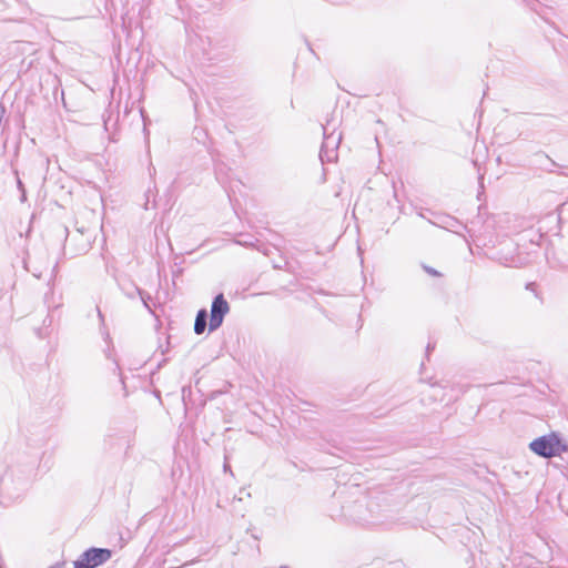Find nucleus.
Listing matches in <instances>:
<instances>
[{"mask_svg": "<svg viewBox=\"0 0 568 568\" xmlns=\"http://www.w3.org/2000/svg\"><path fill=\"white\" fill-rule=\"evenodd\" d=\"M112 557V551L108 548L91 547L83 551L73 562V568H97Z\"/></svg>", "mask_w": 568, "mask_h": 568, "instance_id": "2", "label": "nucleus"}, {"mask_svg": "<svg viewBox=\"0 0 568 568\" xmlns=\"http://www.w3.org/2000/svg\"><path fill=\"white\" fill-rule=\"evenodd\" d=\"M114 371L120 372V367H119V365H118L116 363H115V368H114ZM118 374H119V376H120L121 383L124 385V381H123V378H122V376H121V373H118Z\"/></svg>", "mask_w": 568, "mask_h": 568, "instance_id": "14", "label": "nucleus"}, {"mask_svg": "<svg viewBox=\"0 0 568 568\" xmlns=\"http://www.w3.org/2000/svg\"><path fill=\"white\" fill-rule=\"evenodd\" d=\"M134 291L136 292V294L140 296L142 303H143V306L151 313L153 314V308L151 306V302H152V297L146 294L144 291H142L141 288H139L138 286H134Z\"/></svg>", "mask_w": 568, "mask_h": 568, "instance_id": "6", "label": "nucleus"}, {"mask_svg": "<svg viewBox=\"0 0 568 568\" xmlns=\"http://www.w3.org/2000/svg\"><path fill=\"white\" fill-rule=\"evenodd\" d=\"M217 304V314L225 315L229 313L230 307L227 302L225 301L223 294H219L215 296V305Z\"/></svg>", "mask_w": 568, "mask_h": 568, "instance_id": "7", "label": "nucleus"}, {"mask_svg": "<svg viewBox=\"0 0 568 568\" xmlns=\"http://www.w3.org/2000/svg\"><path fill=\"white\" fill-rule=\"evenodd\" d=\"M90 248V241L85 240L79 250H77L73 255L85 253Z\"/></svg>", "mask_w": 568, "mask_h": 568, "instance_id": "8", "label": "nucleus"}, {"mask_svg": "<svg viewBox=\"0 0 568 568\" xmlns=\"http://www.w3.org/2000/svg\"><path fill=\"white\" fill-rule=\"evenodd\" d=\"M328 125L329 124L327 123L325 126H323L324 141L320 152V158L322 161H324L325 159L327 161H333L336 158L335 151L338 148L342 140L341 133H335V131H332L331 133L327 132Z\"/></svg>", "mask_w": 568, "mask_h": 568, "instance_id": "3", "label": "nucleus"}, {"mask_svg": "<svg viewBox=\"0 0 568 568\" xmlns=\"http://www.w3.org/2000/svg\"><path fill=\"white\" fill-rule=\"evenodd\" d=\"M209 314L205 308H202L197 312L195 322H194V333L196 335H201L205 332L206 327H209V331H213V303L211 304L210 308V321Z\"/></svg>", "mask_w": 568, "mask_h": 568, "instance_id": "4", "label": "nucleus"}, {"mask_svg": "<svg viewBox=\"0 0 568 568\" xmlns=\"http://www.w3.org/2000/svg\"><path fill=\"white\" fill-rule=\"evenodd\" d=\"M193 135L199 143L206 145V142L209 141V133L206 129L196 125L193 130Z\"/></svg>", "mask_w": 568, "mask_h": 568, "instance_id": "5", "label": "nucleus"}, {"mask_svg": "<svg viewBox=\"0 0 568 568\" xmlns=\"http://www.w3.org/2000/svg\"><path fill=\"white\" fill-rule=\"evenodd\" d=\"M26 199H27V196H26V190H24V191H21V197H20V200H21V202H24V201H26Z\"/></svg>", "mask_w": 568, "mask_h": 568, "instance_id": "16", "label": "nucleus"}, {"mask_svg": "<svg viewBox=\"0 0 568 568\" xmlns=\"http://www.w3.org/2000/svg\"><path fill=\"white\" fill-rule=\"evenodd\" d=\"M229 467H230V466H229V464H227V463H225V464H224V471H227V470H229Z\"/></svg>", "mask_w": 568, "mask_h": 568, "instance_id": "17", "label": "nucleus"}, {"mask_svg": "<svg viewBox=\"0 0 568 568\" xmlns=\"http://www.w3.org/2000/svg\"><path fill=\"white\" fill-rule=\"evenodd\" d=\"M280 568H288V567H286V566H282V567H280Z\"/></svg>", "mask_w": 568, "mask_h": 568, "instance_id": "19", "label": "nucleus"}, {"mask_svg": "<svg viewBox=\"0 0 568 568\" xmlns=\"http://www.w3.org/2000/svg\"><path fill=\"white\" fill-rule=\"evenodd\" d=\"M223 317L224 315L217 314V311L215 312V329L222 325Z\"/></svg>", "mask_w": 568, "mask_h": 568, "instance_id": "9", "label": "nucleus"}, {"mask_svg": "<svg viewBox=\"0 0 568 568\" xmlns=\"http://www.w3.org/2000/svg\"><path fill=\"white\" fill-rule=\"evenodd\" d=\"M125 294L129 298H134L135 295H138L136 292L134 291V287L132 288V291L126 292Z\"/></svg>", "mask_w": 568, "mask_h": 568, "instance_id": "12", "label": "nucleus"}, {"mask_svg": "<svg viewBox=\"0 0 568 568\" xmlns=\"http://www.w3.org/2000/svg\"><path fill=\"white\" fill-rule=\"evenodd\" d=\"M17 183H18V187H19V190H20V191H24L23 184H22V182H21V180H20V179H18Z\"/></svg>", "mask_w": 568, "mask_h": 568, "instance_id": "15", "label": "nucleus"}, {"mask_svg": "<svg viewBox=\"0 0 568 568\" xmlns=\"http://www.w3.org/2000/svg\"><path fill=\"white\" fill-rule=\"evenodd\" d=\"M529 447L541 457L558 456L567 450V445L555 433L536 438L529 444Z\"/></svg>", "mask_w": 568, "mask_h": 568, "instance_id": "1", "label": "nucleus"}, {"mask_svg": "<svg viewBox=\"0 0 568 568\" xmlns=\"http://www.w3.org/2000/svg\"><path fill=\"white\" fill-rule=\"evenodd\" d=\"M65 242H67L68 244L70 243V237H69V235L67 236Z\"/></svg>", "mask_w": 568, "mask_h": 568, "instance_id": "18", "label": "nucleus"}, {"mask_svg": "<svg viewBox=\"0 0 568 568\" xmlns=\"http://www.w3.org/2000/svg\"><path fill=\"white\" fill-rule=\"evenodd\" d=\"M64 566V562H55L54 565L50 566L49 568H62Z\"/></svg>", "mask_w": 568, "mask_h": 568, "instance_id": "13", "label": "nucleus"}, {"mask_svg": "<svg viewBox=\"0 0 568 568\" xmlns=\"http://www.w3.org/2000/svg\"><path fill=\"white\" fill-rule=\"evenodd\" d=\"M425 271H426L428 274L433 275V276H437V275H439V273H438L436 270L432 268V267H425Z\"/></svg>", "mask_w": 568, "mask_h": 568, "instance_id": "11", "label": "nucleus"}, {"mask_svg": "<svg viewBox=\"0 0 568 568\" xmlns=\"http://www.w3.org/2000/svg\"><path fill=\"white\" fill-rule=\"evenodd\" d=\"M95 310H97V313H98L99 320H100V322H101V326H102V327H104V316H103V314H102V312H101V310H100V307H99V306H97V308H95Z\"/></svg>", "mask_w": 568, "mask_h": 568, "instance_id": "10", "label": "nucleus"}]
</instances>
